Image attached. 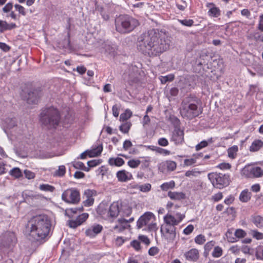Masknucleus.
Returning <instances> with one entry per match:
<instances>
[{"instance_id":"obj_43","label":"nucleus","mask_w":263,"mask_h":263,"mask_svg":"<svg viewBox=\"0 0 263 263\" xmlns=\"http://www.w3.org/2000/svg\"><path fill=\"white\" fill-rule=\"evenodd\" d=\"M73 167L77 169H82L86 172L89 171V168L85 167L84 163L82 162H77L73 164Z\"/></svg>"},{"instance_id":"obj_34","label":"nucleus","mask_w":263,"mask_h":263,"mask_svg":"<svg viewBox=\"0 0 263 263\" xmlns=\"http://www.w3.org/2000/svg\"><path fill=\"white\" fill-rule=\"evenodd\" d=\"M9 174L16 178H18L22 176V173L18 167H14L10 171Z\"/></svg>"},{"instance_id":"obj_50","label":"nucleus","mask_w":263,"mask_h":263,"mask_svg":"<svg viewBox=\"0 0 263 263\" xmlns=\"http://www.w3.org/2000/svg\"><path fill=\"white\" fill-rule=\"evenodd\" d=\"M14 7L15 9L19 12L20 14H21L23 16H25L26 14V12L25 11V8L21 5L18 4H15L14 5Z\"/></svg>"},{"instance_id":"obj_44","label":"nucleus","mask_w":263,"mask_h":263,"mask_svg":"<svg viewBox=\"0 0 263 263\" xmlns=\"http://www.w3.org/2000/svg\"><path fill=\"white\" fill-rule=\"evenodd\" d=\"M174 79V76L173 74H170L166 76H161L160 78L161 82L162 84H165L168 81H172Z\"/></svg>"},{"instance_id":"obj_15","label":"nucleus","mask_w":263,"mask_h":263,"mask_svg":"<svg viewBox=\"0 0 263 263\" xmlns=\"http://www.w3.org/2000/svg\"><path fill=\"white\" fill-rule=\"evenodd\" d=\"M116 177L118 180L121 182H126L133 179L132 174L124 170L117 172Z\"/></svg>"},{"instance_id":"obj_51","label":"nucleus","mask_w":263,"mask_h":263,"mask_svg":"<svg viewBox=\"0 0 263 263\" xmlns=\"http://www.w3.org/2000/svg\"><path fill=\"white\" fill-rule=\"evenodd\" d=\"M217 167L220 170H229L231 167V165L229 163H221L217 166Z\"/></svg>"},{"instance_id":"obj_35","label":"nucleus","mask_w":263,"mask_h":263,"mask_svg":"<svg viewBox=\"0 0 263 263\" xmlns=\"http://www.w3.org/2000/svg\"><path fill=\"white\" fill-rule=\"evenodd\" d=\"M151 184L149 183H146L142 185L137 184V189L139 190L142 192H147L151 189Z\"/></svg>"},{"instance_id":"obj_31","label":"nucleus","mask_w":263,"mask_h":263,"mask_svg":"<svg viewBox=\"0 0 263 263\" xmlns=\"http://www.w3.org/2000/svg\"><path fill=\"white\" fill-rule=\"evenodd\" d=\"M131 126L132 123L130 122H125L120 126L119 129L123 133L127 134L128 133Z\"/></svg>"},{"instance_id":"obj_61","label":"nucleus","mask_w":263,"mask_h":263,"mask_svg":"<svg viewBox=\"0 0 263 263\" xmlns=\"http://www.w3.org/2000/svg\"><path fill=\"white\" fill-rule=\"evenodd\" d=\"M24 174L25 177L29 179H33L35 177L34 174L30 171L25 170L24 171Z\"/></svg>"},{"instance_id":"obj_64","label":"nucleus","mask_w":263,"mask_h":263,"mask_svg":"<svg viewBox=\"0 0 263 263\" xmlns=\"http://www.w3.org/2000/svg\"><path fill=\"white\" fill-rule=\"evenodd\" d=\"M77 210H78V209H77V208H74V209L71 208V209H67L65 211V214L68 216L70 217V216H72L71 215V214L72 213H76Z\"/></svg>"},{"instance_id":"obj_28","label":"nucleus","mask_w":263,"mask_h":263,"mask_svg":"<svg viewBox=\"0 0 263 263\" xmlns=\"http://www.w3.org/2000/svg\"><path fill=\"white\" fill-rule=\"evenodd\" d=\"M175 186V182L172 180L170 182L163 183L160 185L161 189L163 191H167L169 189H173Z\"/></svg>"},{"instance_id":"obj_58","label":"nucleus","mask_w":263,"mask_h":263,"mask_svg":"<svg viewBox=\"0 0 263 263\" xmlns=\"http://www.w3.org/2000/svg\"><path fill=\"white\" fill-rule=\"evenodd\" d=\"M13 8V4L12 3H7L5 6L3 8L4 12L7 13L10 12Z\"/></svg>"},{"instance_id":"obj_1","label":"nucleus","mask_w":263,"mask_h":263,"mask_svg":"<svg viewBox=\"0 0 263 263\" xmlns=\"http://www.w3.org/2000/svg\"><path fill=\"white\" fill-rule=\"evenodd\" d=\"M171 43L170 37L164 32L153 29L140 36L138 48L145 54L155 57L168 50Z\"/></svg>"},{"instance_id":"obj_27","label":"nucleus","mask_w":263,"mask_h":263,"mask_svg":"<svg viewBox=\"0 0 263 263\" xmlns=\"http://www.w3.org/2000/svg\"><path fill=\"white\" fill-rule=\"evenodd\" d=\"M108 163L110 165H115L117 166H121L124 163V161L122 158H110L108 160Z\"/></svg>"},{"instance_id":"obj_46","label":"nucleus","mask_w":263,"mask_h":263,"mask_svg":"<svg viewBox=\"0 0 263 263\" xmlns=\"http://www.w3.org/2000/svg\"><path fill=\"white\" fill-rule=\"evenodd\" d=\"M196 162L195 158L192 156V158L186 159L184 160L183 164L184 166H191Z\"/></svg>"},{"instance_id":"obj_22","label":"nucleus","mask_w":263,"mask_h":263,"mask_svg":"<svg viewBox=\"0 0 263 263\" xmlns=\"http://www.w3.org/2000/svg\"><path fill=\"white\" fill-rule=\"evenodd\" d=\"M165 224L163 226H170L175 227L179 223V220L176 219L173 216L167 214L164 217Z\"/></svg>"},{"instance_id":"obj_2","label":"nucleus","mask_w":263,"mask_h":263,"mask_svg":"<svg viewBox=\"0 0 263 263\" xmlns=\"http://www.w3.org/2000/svg\"><path fill=\"white\" fill-rule=\"evenodd\" d=\"M50 228L51 223L48 216L39 215L28 220L26 230L29 236L38 241L45 238L49 234Z\"/></svg>"},{"instance_id":"obj_7","label":"nucleus","mask_w":263,"mask_h":263,"mask_svg":"<svg viewBox=\"0 0 263 263\" xmlns=\"http://www.w3.org/2000/svg\"><path fill=\"white\" fill-rule=\"evenodd\" d=\"M209 177L214 186L219 189L228 186L230 182V175L228 174L212 173L209 175Z\"/></svg>"},{"instance_id":"obj_63","label":"nucleus","mask_w":263,"mask_h":263,"mask_svg":"<svg viewBox=\"0 0 263 263\" xmlns=\"http://www.w3.org/2000/svg\"><path fill=\"white\" fill-rule=\"evenodd\" d=\"M132 146L131 141L129 140H126L123 143V147L124 150L127 151L129 147Z\"/></svg>"},{"instance_id":"obj_6","label":"nucleus","mask_w":263,"mask_h":263,"mask_svg":"<svg viewBox=\"0 0 263 263\" xmlns=\"http://www.w3.org/2000/svg\"><path fill=\"white\" fill-rule=\"evenodd\" d=\"M156 217L155 215L150 212L144 213L140 217L137 222L138 229H141L145 226L150 231H156L158 230L157 224L155 222Z\"/></svg>"},{"instance_id":"obj_18","label":"nucleus","mask_w":263,"mask_h":263,"mask_svg":"<svg viewBox=\"0 0 263 263\" xmlns=\"http://www.w3.org/2000/svg\"><path fill=\"white\" fill-rule=\"evenodd\" d=\"M102 230V227L101 225L94 224L86 231L85 234L88 236L93 237L100 233Z\"/></svg>"},{"instance_id":"obj_57","label":"nucleus","mask_w":263,"mask_h":263,"mask_svg":"<svg viewBox=\"0 0 263 263\" xmlns=\"http://www.w3.org/2000/svg\"><path fill=\"white\" fill-rule=\"evenodd\" d=\"M156 151L159 154H163L165 156L169 155L171 154V152L170 151L162 148L158 147Z\"/></svg>"},{"instance_id":"obj_30","label":"nucleus","mask_w":263,"mask_h":263,"mask_svg":"<svg viewBox=\"0 0 263 263\" xmlns=\"http://www.w3.org/2000/svg\"><path fill=\"white\" fill-rule=\"evenodd\" d=\"M132 112L130 110L127 109L124 113L121 114L120 121L122 122H127V120L132 116Z\"/></svg>"},{"instance_id":"obj_16","label":"nucleus","mask_w":263,"mask_h":263,"mask_svg":"<svg viewBox=\"0 0 263 263\" xmlns=\"http://www.w3.org/2000/svg\"><path fill=\"white\" fill-rule=\"evenodd\" d=\"M206 6L209 8L208 14L210 16L217 17L220 15L221 11L219 8L216 7L213 3H207Z\"/></svg>"},{"instance_id":"obj_4","label":"nucleus","mask_w":263,"mask_h":263,"mask_svg":"<svg viewBox=\"0 0 263 263\" xmlns=\"http://www.w3.org/2000/svg\"><path fill=\"white\" fill-rule=\"evenodd\" d=\"M139 25L137 20L127 15H120L115 20L116 30L123 34L132 31Z\"/></svg>"},{"instance_id":"obj_32","label":"nucleus","mask_w":263,"mask_h":263,"mask_svg":"<svg viewBox=\"0 0 263 263\" xmlns=\"http://www.w3.org/2000/svg\"><path fill=\"white\" fill-rule=\"evenodd\" d=\"M213 142V141L212 138L209 139L207 141H202L196 146V150L199 151L200 149L206 147L209 143H212Z\"/></svg>"},{"instance_id":"obj_38","label":"nucleus","mask_w":263,"mask_h":263,"mask_svg":"<svg viewBox=\"0 0 263 263\" xmlns=\"http://www.w3.org/2000/svg\"><path fill=\"white\" fill-rule=\"evenodd\" d=\"M5 122L8 128H12L16 125L15 119L8 118L6 119Z\"/></svg>"},{"instance_id":"obj_33","label":"nucleus","mask_w":263,"mask_h":263,"mask_svg":"<svg viewBox=\"0 0 263 263\" xmlns=\"http://www.w3.org/2000/svg\"><path fill=\"white\" fill-rule=\"evenodd\" d=\"M238 150V148L236 145L233 146L228 148V153L229 157L232 159L235 158Z\"/></svg>"},{"instance_id":"obj_56","label":"nucleus","mask_w":263,"mask_h":263,"mask_svg":"<svg viewBox=\"0 0 263 263\" xmlns=\"http://www.w3.org/2000/svg\"><path fill=\"white\" fill-rule=\"evenodd\" d=\"M130 245L137 251L140 249V243L138 240H135L132 241L130 242Z\"/></svg>"},{"instance_id":"obj_12","label":"nucleus","mask_w":263,"mask_h":263,"mask_svg":"<svg viewBox=\"0 0 263 263\" xmlns=\"http://www.w3.org/2000/svg\"><path fill=\"white\" fill-rule=\"evenodd\" d=\"M129 227L130 225L128 224L127 220L120 218L117 220V223L112 227V230L117 232H122Z\"/></svg>"},{"instance_id":"obj_26","label":"nucleus","mask_w":263,"mask_h":263,"mask_svg":"<svg viewBox=\"0 0 263 263\" xmlns=\"http://www.w3.org/2000/svg\"><path fill=\"white\" fill-rule=\"evenodd\" d=\"M263 146V142L260 140H255L252 143L250 147V151L256 152L258 151Z\"/></svg>"},{"instance_id":"obj_23","label":"nucleus","mask_w":263,"mask_h":263,"mask_svg":"<svg viewBox=\"0 0 263 263\" xmlns=\"http://www.w3.org/2000/svg\"><path fill=\"white\" fill-rule=\"evenodd\" d=\"M167 196L172 200H180L185 198V195L183 192L169 191Z\"/></svg>"},{"instance_id":"obj_25","label":"nucleus","mask_w":263,"mask_h":263,"mask_svg":"<svg viewBox=\"0 0 263 263\" xmlns=\"http://www.w3.org/2000/svg\"><path fill=\"white\" fill-rule=\"evenodd\" d=\"M251 196V193L249 192L248 190L246 189L241 192L239 199L240 201L242 202H247L250 200Z\"/></svg>"},{"instance_id":"obj_39","label":"nucleus","mask_w":263,"mask_h":263,"mask_svg":"<svg viewBox=\"0 0 263 263\" xmlns=\"http://www.w3.org/2000/svg\"><path fill=\"white\" fill-rule=\"evenodd\" d=\"M141 163L140 160L138 159H132L128 161L127 164L131 168H137Z\"/></svg>"},{"instance_id":"obj_54","label":"nucleus","mask_w":263,"mask_h":263,"mask_svg":"<svg viewBox=\"0 0 263 263\" xmlns=\"http://www.w3.org/2000/svg\"><path fill=\"white\" fill-rule=\"evenodd\" d=\"M194 227L193 225L190 224L187 226L184 230L183 233L185 235L190 234L194 230Z\"/></svg>"},{"instance_id":"obj_13","label":"nucleus","mask_w":263,"mask_h":263,"mask_svg":"<svg viewBox=\"0 0 263 263\" xmlns=\"http://www.w3.org/2000/svg\"><path fill=\"white\" fill-rule=\"evenodd\" d=\"M88 217V214L84 213L80 215L76 220H71L68 221V226L71 228H76L81 225Z\"/></svg>"},{"instance_id":"obj_48","label":"nucleus","mask_w":263,"mask_h":263,"mask_svg":"<svg viewBox=\"0 0 263 263\" xmlns=\"http://www.w3.org/2000/svg\"><path fill=\"white\" fill-rule=\"evenodd\" d=\"M179 22L183 25L187 26V27H191L193 25L194 21L193 20H179Z\"/></svg>"},{"instance_id":"obj_59","label":"nucleus","mask_w":263,"mask_h":263,"mask_svg":"<svg viewBox=\"0 0 263 263\" xmlns=\"http://www.w3.org/2000/svg\"><path fill=\"white\" fill-rule=\"evenodd\" d=\"M200 174V172L196 171L195 169L192 171L186 172L185 175L186 177L196 176L197 174Z\"/></svg>"},{"instance_id":"obj_9","label":"nucleus","mask_w":263,"mask_h":263,"mask_svg":"<svg viewBox=\"0 0 263 263\" xmlns=\"http://www.w3.org/2000/svg\"><path fill=\"white\" fill-rule=\"evenodd\" d=\"M160 231L163 238L168 242L174 241L176 238V228L174 226H162Z\"/></svg>"},{"instance_id":"obj_5","label":"nucleus","mask_w":263,"mask_h":263,"mask_svg":"<svg viewBox=\"0 0 263 263\" xmlns=\"http://www.w3.org/2000/svg\"><path fill=\"white\" fill-rule=\"evenodd\" d=\"M40 120L43 124L48 128L55 127L60 121L59 112L53 107L47 108L41 113Z\"/></svg>"},{"instance_id":"obj_42","label":"nucleus","mask_w":263,"mask_h":263,"mask_svg":"<svg viewBox=\"0 0 263 263\" xmlns=\"http://www.w3.org/2000/svg\"><path fill=\"white\" fill-rule=\"evenodd\" d=\"M205 241V237L202 234L198 235L195 238V242L198 245H203Z\"/></svg>"},{"instance_id":"obj_60","label":"nucleus","mask_w":263,"mask_h":263,"mask_svg":"<svg viewBox=\"0 0 263 263\" xmlns=\"http://www.w3.org/2000/svg\"><path fill=\"white\" fill-rule=\"evenodd\" d=\"M159 252V249L157 247H153L151 248L148 250V253L151 256H154L158 254Z\"/></svg>"},{"instance_id":"obj_11","label":"nucleus","mask_w":263,"mask_h":263,"mask_svg":"<svg viewBox=\"0 0 263 263\" xmlns=\"http://www.w3.org/2000/svg\"><path fill=\"white\" fill-rule=\"evenodd\" d=\"M171 141L175 145H181L184 142V132L181 129L175 127L172 132Z\"/></svg>"},{"instance_id":"obj_8","label":"nucleus","mask_w":263,"mask_h":263,"mask_svg":"<svg viewBox=\"0 0 263 263\" xmlns=\"http://www.w3.org/2000/svg\"><path fill=\"white\" fill-rule=\"evenodd\" d=\"M62 199L65 202L77 204L80 201V194L79 191L75 188L68 189L63 192Z\"/></svg>"},{"instance_id":"obj_3","label":"nucleus","mask_w":263,"mask_h":263,"mask_svg":"<svg viewBox=\"0 0 263 263\" xmlns=\"http://www.w3.org/2000/svg\"><path fill=\"white\" fill-rule=\"evenodd\" d=\"M199 100L196 97H185L182 100L180 113L184 119L192 120L201 114L202 109L198 106Z\"/></svg>"},{"instance_id":"obj_17","label":"nucleus","mask_w":263,"mask_h":263,"mask_svg":"<svg viewBox=\"0 0 263 263\" xmlns=\"http://www.w3.org/2000/svg\"><path fill=\"white\" fill-rule=\"evenodd\" d=\"M42 92L41 91L35 89L32 91L28 92V97L27 101L28 103L35 104L37 102L39 98L41 96Z\"/></svg>"},{"instance_id":"obj_41","label":"nucleus","mask_w":263,"mask_h":263,"mask_svg":"<svg viewBox=\"0 0 263 263\" xmlns=\"http://www.w3.org/2000/svg\"><path fill=\"white\" fill-rule=\"evenodd\" d=\"M222 249L218 246H217L214 248V250L212 252V256L214 257H219L222 255Z\"/></svg>"},{"instance_id":"obj_45","label":"nucleus","mask_w":263,"mask_h":263,"mask_svg":"<svg viewBox=\"0 0 263 263\" xmlns=\"http://www.w3.org/2000/svg\"><path fill=\"white\" fill-rule=\"evenodd\" d=\"M235 235L239 238H243L247 235V233L242 229H237L235 231Z\"/></svg>"},{"instance_id":"obj_52","label":"nucleus","mask_w":263,"mask_h":263,"mask_svg":"<svg viewBox=\"0 0 263 263\" xmlns=\"http://www.w3.org/2000/svg\"><path fill=\"white\" fill-rule=\"evenodd\" d=\"M223 197V195L221 192H219L217 194L213 195L212 196V200L214 202H217L220 200Z\"/></svg>"},{"instance_id":"obj_24","label":"nucleus","mask_w":263,"mask_h":263,"mask_svg":"<svg viewBox=\"0 0 263 263\" xmlns=\"http://www.w3.org/2000/svg\"><path fill=\"white\" fill-rule=\"evenodd\" d=\"M102 150V145L99 144L98 146L93 148L92 149L88 150V156L89 157L98 156L101 154Z\"/></svg>"},{"instance_id":"obj_37","label":"nucleus","mask_w":263,"mask_h":263,"mask_svg":"<svg viewBox=\"0 0 263 263\" xmlns=\"http://www.w3.org/2000/svg\"><path fill=\"white\" fill-rule=\"evenodd\" d=\"M164 165L166 166L167 170L170 171L175 170L176 168V163L173 161H166Z\"/></svg>"},{"instance_id":"obj_49","label":"nucleus","mask_w":263,"mask_h":263,"mask_svg":"<svg viewBox=\"0 0 263 263\" xmlns=\"http://www.w3.org/2000/svg\"><path fill=\"white\" fill-rule=\"evenodd\" d=\"M215 242L214 241H210L208 242L204 247L205 251L209 252L214 246Z\"/></svg>"},{"instance_id":"obj_36","label":"nucleus","mask_w":263,"mask_h":263,"mask_svg":"<svg viewBox=\"0 0 263 263\" xmlns=\"http://www.w3.org/2000/svg\"><path fill=\"white\" fill-rule=\"evenodd\" d=\"M39 189L44 191L52 192L54 191L55 187L53 186L47 184H42L39 186Z\"/></svg>"},{"instance_id":"obj_10","label":"nucleus","mask_w":263,"mask_h":263,"mask_svg":"<svg viewBox=\"0 0 263 263\" xmlns=\"http://www.w3.org/2000/svg\"><path fill=\"white\" fill-rule=\"evenodd\" d=\"M242 173L247 177H260L263 175V170L258 166L252 167L250 166H245Z\"/></svg>"},{"instance_id":"obj_20","label":"nucleus","mask_w":263,"mask_h":263,"mask_svg":"<svg viewBox=\"0 0 263 263\" xmlns=\"http://www.w3.org/2000/svg\"><path fill=\"white\" fill-rule=\"evenodd\" d=\"M250 220L257 228H263V217L261 215L253 214L250 216Z\"/></svg>"},{"instance_id":"obj_29","label":"nucleus","mask_w":263,"mask_h":263,"mask_svg":"<svg viewBox=\"0 0 263 263\" xmlns=\"http://www.w3.org/2000/svg\"><path fill=\"white\" fill-rule=\"evenodd\" d=\"M91 191L88 190L85 192V194L87 195V199L84 201V204L85 206H89L93 204L94 202V199L91 196H89L91 194Z\"/></svg>"},{"instance_id":"obj_47","label":"nucleus","mask_w":263,"mask_h":263,"mask_svg":"<svg viewBox=\"0 0 263 263\" xmlns=\"http://www.w3.org/2000/svg\"><path fill=\"white\" fill-rule=\"evenodd\" d=\"M65 173V167L64 165H61L59 167V169L55 172L56 176L61 177L64 175Z\"/></svg>"},{"instance_id":"obj_62","label":"nucleus","mask_w":263,"mask_h":263,"mask_svg":"<svg viewBox=\"0 0 263 263\" xmlns=\"http://www.w3.org/2000/svg\"><path fill=\"white\" fill-rule=\"evenodd\" d=\"M240 249L238 246H234L230 248V251L233 254L237 255L239 254Z\"/></svg>"},{"instance_id":"obj_55","label":"nucleus","mask_w":263,"mask_h":263,"mask_svg":"<svg viewBox=\"0 0 263 263\" xmlns=\"http://www.w3.org/2000/svg\"><path fill=\"white\" fill-rule=\"evenodd\" d=\"M158 143L161 146H166L168 145V141L165 138H161L158 139Z\"/></svg>"},{"instance_id":"obj_40","label":"nucleus","mask_w":263,"mask_h":263,"mask_svg":"<svg viewBox=\"0 0 263 263\" xmlns=\"http://www.w3.org/2000/svg\"><path fill=\"white\" fill-rule=\"evenodd\" d=\"M251 234L252 237L257 240L263 239V233L259 232L257 230H252Z\"/></svg>"},{"instance_id":"obj_21","label":"nucleus","mask_w":263,"mask_h":263,"mask_svg":"<svg viewBox=\"0 0 263 263\" xmlns=\"http://www.w3.org/2000/svg\"><path fill=\"white\" fill-rule=\"evenodd\" d=\"M17 27L15 23L8 24L6 21L0 20V32H4L7 30H10Z\"/></svg>"},{"instance_id":"obj_19","label":"nucleus","mask_w":263,"mask_h":263,"mask_svg":"<svg viewBox=\"0 0 263 263\" xmlns=\"http://www.w3.org/2000/svg\"><path fill=\"white\" fill-rule=\"evenodd\" d=\"M120 210V203L118 202H114L109 207L108 215L111 217H116L119 215Z\"/></svg>"},{"instance_id":"obj_14","label":"nucleus","mask_w":263,"mask_h":263,"mask_svg":"<svg viewBox=\"0 0 263 263\" xmlns=\"http://www.w3.org/2000/svg\"><path fill=\"white\" fill-rule=\"evenodd\" d=\"M185 259L190 261H196L199 258V250L195 248H193L185 252L183 255Z\"/></svg>"},{"instance_id":"obj_53","label":"nucleus","mask_w":263,"mask_h":263,"mask_svg":"<svg viewBox=\"0 0 263 263\" xmlns=\"http://www.w3.org/2000/svg\"><path fill=\"white\" fill-rule=\"evenodd\" d=\"M101 163L100 160H93L87 162V165L90 167H93L97 166Z\"/></svg>"}]
</instances>
